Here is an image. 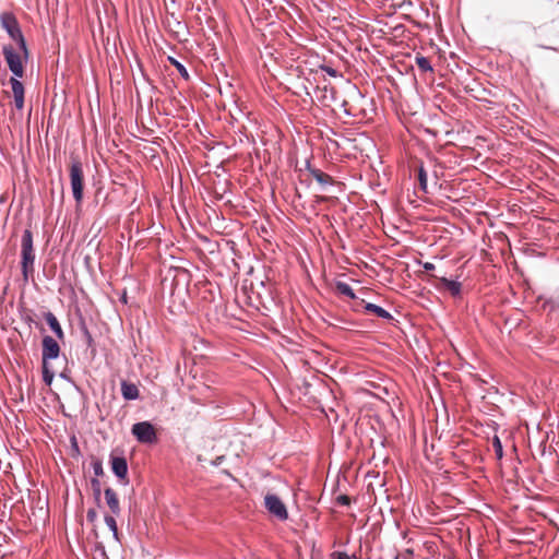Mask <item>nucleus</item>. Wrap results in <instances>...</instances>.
I'll return each mask as SVG.
<instances>
[{
  "label": "nucleus",
  "instance_id": "f257e3e1",
  "mask_svg": "<svg viewBox=\"0 0 559 559\" xmlns=\"http://www.w3.org/2000/svg\"><path fill=\"white\" fill-rule=\"evenodd\" d=\"M0 24L9 37L16 43L19 50L23 53L24 60L27 61L29 50L16 16L12 12H2L0 14Z\"/></svg>",
  "mask_w": 559,
  "mask_h": 559
},
{
  "label": "nucleus",
  "instance_id": "f03ea898",
  "mask_svg": "<svg viewBox=\"0 0 559 559\" xmlns=\"http://www.w3.org/2000/svg\"><path fill=\"white\" fill-rule=\"evenodd\" d=\"M35 251L33 233L29 228L23 231L21 238V270L24 281L34 273Z\"/></svg>",
  "mask_w": 559,
  "mask_h": 559
},
{
  "label": "nucleus",
  "instance_id": "7ed1b4c3",
  "mask_svg": "<svg viewBox=\"0 0 559 559\" xmlns=\"http://www.w3.org/2000/svg\"><path fill=\"white\" fill-rule=\"evenodd\" d=\"M70 185L73 199L79 205L84 198V173L83 165L79 159H73L70 166Z\"/></svg>",
  "mask_w": 559,
  "mask_h": 559
},
{
  "label": "nucleus",
  "instance_id": "20e7f679",
  "mask_svg": "<svg viewBox=\"0 0 559 559\" xmlns=\"http://www.w3.org/2000/svg\"><path fill=\"white\" fill-rule=\"evenodd\" d=\"M171 281V296L182 297L189 294L191 273L183 267H174Z\"/></svg>",
  "mask_w": 559,
  "mask_h": 559
},
{
  "label": "nucleus",
  "instance_id": "39448f33",
  "mask_svg": "<svg viewBox=\"0 0 559 559\" xmlns=\"http://www.w3.org/2000/svg\"><path fill=\"white\" fill-rule=\"evenodd\" d=\"M131 433L138 442L143 444H153L158 440L155 427L148 420L133 424L131 427Z\"/></svg>",
  "mask_w": 559,
  "mask_h": 559
},
{
  "label": "nucleus",
  "instance_id": "423d86ee",
  "mask_svg": "<svg viewBox=\"0 0 559 559\" xmlns=\"http://www.w3.org/2000/svg\"><path fill=\"white\" fill-rule=\"evenodd\" d=\"M2 53L12 76L23 78L25 73L23 53H19L11 45H4Z\"/></svg>",
  "mask_w": 559,
  "mask_h": 559
},
{
  "label": "nucleus",
  "instance_id": "0eeeda50",
  "mask_svg": "<svg viewBox=\"0 0 559 559\" xmlns=\"http://www.w3.org/2000/svg\"><path fill=\"white\" fill-rule=\"evenodd\" d=\"M265 509L281 521L288 519V511L282 499L275 493H267L264 497Z\"/></svg>",
  "mask_w": 559,
  "mask_h": 559
},
{
  "label": "nucleus",
  "instance_id": "6e6552de",
  "mask_svg": "<svg viewBox=\"0 0 559 559\" xmlns=\"http://www.w3.org/2000/svg\"><path fill=\"white\" fill-rule=\"evenodd\" d=\"M61 348L56 338L44 335L41 338V364H49L60 356Z\"/></svg>",
  "mask_w": 559,
  "mask_h": 559
},
{
  "label": "nucleus",
  "instance_id": "1a4fd4ad",
  "mask_svg": "<svg viewBox=\"0 0 559 559\" xmlns=\"http://www.w3.org/2000/svg\"><path fill=\"white\" fill-rule=\"evenodd\" d=\"M352 309L355 312L365 311V312L372 313V314L377 316L378 318H381L386 321L394 320L393 316L388 310H385L384 308H382L381 306H378L376 304L367 302L364 299L357 300L353 305Z\"/></svg>",
  "mask_w": 559,
  "mask_h": 559
},
{
  "label": "nucleus",
  "instance_id": "9d476101",
  "mask_svg": "<svg viewBox=\"0 0 559 559\" xmlns=\"http://www.w3.org/2000/svg\"><path fill=\"white\" fill-rule=\"evenodd\" d=\"M110 467L112 474L123 484H128V462L123 455L110 454Z\"/></svg>",
  "mask_w": 559,
  "mask_h": 559
},
{
  "label": "nucleus",
  "instance_id": "9b49d317",
  "mask_svg": "<svg viewBox=\"0 0 559 559\" xmlns=\"http://www.w3.org/2000/svg\"><path fill=\"white\" fill-rule=\"evenodd\" d=\"M43 318L45 319L51 332L55 334L56 338L63 341L64 332L57 317L51 311H46L43 313Z\"/></svg>",
  "mask_w": 559,
  "mask_h": 559
},
{
  "label": "nucleus",
  "instance_id": "f8f14e48",
  "mask_svg": "<svg viewBox=\"0 0 559 559\" xmlns=\"http://www.w3.org/2000/svg\"><path fill=\"white\" fill-rule=\"evenodd\" d=\"M440 285L437 286L438 288L442 287V288H445L447 290L450 292V294L453 296V297H459L461 296V293H462V284L457 281V280H451V278H448L445 276H441V277H437L435 276Z\"/></svg>",
  "mask_w": 559,
  "mask_h": 559
},
{
  "label": "nucleus",
  "instance_id": "ddd939ff",
  "mask_svg": "<svg viewBox=\"0 0 559 559\" xmlns=\"http://www.w3.org/2000/svg\"><path fill=\"white\" fill-rule=\"evenodd\" d=\"M121 395L126 401H135L140 397V391L133 382L122 380L120 383Z\"/></svg>",
  "mask_w": 559,
  "mask_h": 559
},
{
  "label": "nucleus",
  "instance_id": "4468645a",
  "mask_svg": "<svg viewBox=\"0 0 559 559\" xmlns=\"http://www.w3.org/2000/svg\"><path fill=\"white\" fill-rule=\"evenodd\" d=\"M104 495H105L106 503H107L108 508L110 509L111 513L114 515H119L121 512V509H120L119 499H118L116 491L112 488L107 487L104 490Z\"/></svg>",
  "mask_w": 559,
  "mask_h": 559
},
{
  "label": "nucleus",
  "instance_id": "2eb2a0df",
  "mask_svg": "<svg viewBox=\"0 0 559 559\" xmlns=\"http://www.w3.org/2000/svg\"><path fill=\"white\" fill-rule=\"evenodd\" d=\"M310 175L316 179V181L324 189L326 186H333L335 180L332 176L325 174L321 169H310Z\"/></svg>",
  "mask_w": 559,
  "mask_h": 559
},
{
  "label": "nucleus",
  "instance_id": "dca6fc26",
  "mask_svg": "<svg viewBox=\"0 0 559 559\" xmlns=\"http://www.w3.org/2000/svg\"><path fill=\"white\" fill-rule=\"evenodd\" d=\"M335 290L341 294V295H344L353 300H355V302L357 300H359L354 292V289L352 288V286L349 284H347L346 282H343V281H336L335 282Z\"/></svg>",
  "mask_w": 559,
  "mask_h": 559
},
{
  "label": "nucleus",
  "instance_id": "f3484780",
  "mask_svg": "<svg viewBox=\"0 0 559 559\" xmlns=\"http://www.w3.org/2000/svg\"><path fill=\"white\" fill-rule=\"evenodd\" d=\"M21 78L11 76L9 83L12 88L13 97H21L25 95L24 84L20 80Z\"/></svg>",
  "mask_w": 559,
  "mask_h": 559
},
{
  "label": "nucleus",
  "instance_id": "a211bd4d",
  "mask_svg": "<svg viewBox=\"0 0 559 559\" xmlns=\"http://www.w3.org/2000/svg\"><path fill=\"white\" fill-rule=\"evenodd\" d=\"M167 24L169 27L171 28H176L177 29V33H179L180 31H188V26L185 22L180 21L176 15L175 13H170L168 14L167 16Z\"/></svg>",
  "mask_w": 559,
  "mask_h": 559
},
{
  "label": "nucleus",
  "instance_id": "6ab92c4d",
  "mask_svg": "<svg viewBox=\"0 0 559 559\" xmlns=\"http://www.w3.org/2000/svg\"><path fill=\"white\" fill-rule=\"evenodd\" d=\"M415 62L421 72H433V67H432L429 58L421 56V55H417L415 57Z\"/></svg>",
  "mask_w": 559,
  "mask_h": 559
},
{
  "label": "nucleus",
  "instance_id": "aec40b11",
  "mask_svg": "<svg viewBox=\"0 0 559 559\" xmlns=\"http://www.w3.org/2000/svg\"><path fill=\"white\" fill-rule=\"evenodd\" d=\"M417 178H418V187H419V189H420L424 193H427V192H428V179H427V171H426V169L424 168V166H423V165H420V166L418 167Z\"/></svg>",
  "mask_w": 559,
  "mask_h": 559
},
{
  "label": "nucleus",
  "instance_id": "412c9836",
  "mask_svg": "<svg viewBox=\"0 0 559 559\" xmlns=\"http://www.w3.org/2000/svg\"><path fill=\"white\" fill-rule=\"evenodd\" d=\"M168 61L177 69V71L179 72L180 76L185 81H189L190 80V74H189V72H188V70H187V68L185 67L183 63H181L180 61H178L174 57H168Z\"/></svg>",
  "mask_w": 559,
  "mask_h": 559
},
{
  "label": "nucleus",
  "instance_id": "4be33fe9",
  "mask_svg": "<svg viewBox=\"0 0 559 559\" xmlns=\"http://www.w3.org/2000/svg\"><path fill=\"white\" fill-rule=\"evenodd\" d=\"M43 381L46 385H51L55 379V371L51 369L50 364H41Z\"/></svg>",
  "mask_w": 559,
  "mask_h": 559
},
{
  "label": "nucleus",
  "instance_id": "5701e85b",
  "mask_svg": "<svg viewBox=\"0 0 559 559\" xmlns=\"http://www.w3.org/2000/svg\"><path fill=\"white\" fill-rule=\"evenodd\" d=\"M93 551L95 554L94 559H109L105 545L102 542H97L94 544Z\"/></svg>",
  "mask_w": 559,
  "mask_h": 559
},
{
  "label": "nucleus",
  "instance_id": "b1692460",
  "mask_svg": "<svg viewBox=\"0 0 559 559\" xmlns=\"http://www.w3.org/2000/svg\"><path fill=\"white\" fill-rule=\"evenodd\" d=\"M91 487L93 490V497L95 501L99 504L100 502V496H102V484L98 478H92L91 479Z\"/></svg>",
  "mask_w": 559,
  "mask_h": 559
},
{
  "label": "nucleus",
  "instance_id": "393cba45",
  "mask_svg": "<svg viewBox=\"0 0 559 559\" xmlns=\"http://www.w3.org/2000/svg\"><path fill=\"white\" fill-rule=\"evenodd\" d=\"M492 447H493L497 460H501L503 457V445H502L500 438L497 435H495L492 438Z\"/></svg>",
  "mask_w": 559,
  "mask_h": 559
},
{
  "label": "nucleus",
  "instance_id": "a878e982",
  "mask_svg": "<svg viewBox=\"0 0 559 559\" xmlns=\"http://www.w3.org/2000/svg\"><path fill=\"white\" fill-rule=\"evenodd\" d=\"M318 69H320L321 71H324L331 78L342 76V74L335 68L328 66V64H320V66H318Z\"/></svg>",
  "mask_w": 559,
  "mask_h": 559
},
{
  "label": "nucleus",
  "instance_id": "bb28decb",
  "mask_svg": "<svg viewBox=\"0 0 559 559\" xmlns=\"http://www.w3.org/2000/svg\"><path fill=\"white\" fill-rule=\"evenodd\" d=\"M81 330H82L86 345L88 347H92L94 345V338L84 322H82V324H81Z\"/></svg>",
  "mask_w": 559,
  "mask_h": 559
},
{
  "label": "nucleus",
  "instance_id": "cd10ccee",
  "mask_svg": "<svg viewBox=\"0 0 559 559\" xmlns=\"http://www.w3.org/2000/svg\"><path fill=\"white\" fill-rule=\"evenodd\" d=\"M91 465H92V469L95 475L94 478H98L99 476H102L104 474L103 463L100 460L93 461Z\"/></svg>",
  "mask_w": 559,
  "mask_h": 559
},
{
  "label": "nucleus",
  "instance_id": "c85d7f7f",
  "mask_svg": "<svg viewBox=\"0 0 559 559\" xmlns=\"http://www.w3.org/2000/svg\"><path fill=\"white\" fill-rule=\"evenodd\" d=\"M314 74H317V71L309 70V73L307 74L304 70H301L299 76H302L305 82L312 85L317 81Z\"/></svg>",
  "mask_w": 559,
  "mask_h": 559
},
{
  "label": "nucleus",
  "instance_id": "c756f323",
  "mask_svg": "<svg viewBox=\"0 0 559 559\" xmlns=\"http://www.w3.org/2000/svg\"><path fill=\"white\" fill-rule=\"evenodd\" d=\"M537 451L539 453L540 456H552L554 452L551 449H547V444H546V441L543 440L539 444H538V448H537Z\"/></svg>",
  "mask_w": 559,
  "mask_h": 559
},
{
  "label": "nucleus",
  "instance_id": "7c9ffc66",
  "mask_svg": "<svg viewBox=\"0 0 559 559\" xmlns=\"http://www.w3.org/2000/svg\"><path fill=\"white\" fill-rule=\"evenodd\" d=\"M105 524L108 526V528L111 531V533H116V530L118 528L117 522L114 515L106 514L104 518Z\"/></svg>",
  "mask_w": 559,
  "mask_h": 559
},
{
  "label": "nucleus",
  "instance_id": "2f4dec72",
  "mask_svg": "<svg viewBox=\"0 0 559 559\" xmlns=\"http://www.w3.org/2000/svg\"><path fill=\"white\" fill-rule=\"evenodd\" d=\"M332 559H359L356 555H348L345 551H334L331 555Z\"/></svg>",
  "mask_w": 559,
  "mask_h": 559
},
{
  "label": "nucleus",
  "instance_id": "473e14b6",
  "mask_svg": "<svg viewBox=\"0 0 559 559\" xmlns=\"http://www.w3.org/2000/svg\"><path fill=\"white\" fill-rule=\"evenodd\" d=\"M336 503L343 507L350 506V498L347 495H340L336 497Z\"/></svg>",
  "mask_w": 559,
  "mask_h": 559
},
{
  "label": "nucleus",
  "instance_id": "72a5a7b5",
  "mask_svg": "<svg viewBox=\"0 0 559 559\" xmlns=\"http://www.w3.org/2000/svg\"><path fill=\"white\" fill-rule=\"evenodd\" d=\"M22 319L24 320V322L29 326L32 328L33 324H35L37 328H39L41 331H44L43 326H39L35 321L34 319L32 318L31 314H25L22 317Z\"/></svg>",
  "mask_w": 559,
  "mask_h": 559
},
{
  "label": "nucleus",
  "instance_id": "f704fd0d",
  "mask_svg": "<svg viewBox=\"0 0 559 559\" xmlns=\"http://www.w3.org/2000/svg\"><path fill=\"white\" fill-rule=\"evenodd\" d=\"M86 519L88 522L93 523L96 521L97 519V512L94 508H91L87 510V513H86Z\"/></svg>",
  "mask_w": 559,
  "mask_h": 559
},
{
  "label": "nucleus",
  "instance_id": "c9c22d12",
  "mask_svg": "<svg viewBox=\"0 0 559 559\" xmlns=\"http://www.w3.org/2000/svg\"><path fill=\"white\" fill-rule=\"evenodd\" d=\"M323 92H324V94L322 96L323 102H325L328 98H330L331 100H334L335 91L333 88L330 90V96H328V92H329L328 86L323 87Z\"/></svg>",
  "mask_w": 559,
  "mask_h": 559
},
{
  "label": "nucleus",
  "instance_id": "e433bc0d",
  "mask_svg": "<svg viewBox=\"0 0 559 559\" xmlns=\"http://www.w3.org/2000/svg\"><path fill=\"white\" fill-rule=\"evenodd\" d=\"M59 377L62 379V380H66L68 381L69 383H72L73 385H75L74 381L72 380V378L69 376V371L67 369H64L63 371H61L59 373Z\"/></svg>",
  "mask_w": 559,
  "mask_h": 559
},
{
  "label": "nucleus",
  "instance_id": "4c0bfd02",
  "mask_svg": "<svg viewBox=\"0 0 559 559\" xmlns=\"http://www.w3.org/2000/svg\"><path fill=\"white\" fill-rule=\"evenodd\" d=\"M14 105L17 110H22L24 108V96L14 97Z\"/></svg>",
  "mask_w": 559,
  "mask_h": 559
},
{
  "label": "nucleus",
  "instance_id": "58836bf2",
  "mask_svg": "<svg viewBox=\"0 0 559 559\" xmlns=\"http://www.w3.org/2000/svg\"><path fill=\"white\" fill-rule=\"evenodd\" d=\"M224 461H225V456H224V455H218V456H216V457L211 462V464H212L213 466H216V467H217V466L222 465Z\"/></svg>",
  "mask_w": 559,
  "mask_h": 559
},
{
  "label": "nucleus",
  "instance_id": "ea45409f",
  "mask_svg": "<svg viewBox=\"0 0 559 559\" xmlns=\"http://www.w3.org/2000/svg\"><path fill=\"white\" fill-rule=\"evenodd\" d=\"M347 105H348L347 100H345V99H344V100L342 102V105H341V106H342V108H343V112H344L346 116H348V117H353L354 115H353V114L350 112V110L347 108Z\"/></svg>",
  "mask_w": 559,
  "mask_h": 559
},
{
  "label": "nucleus",
  "instance_id": "a19ab883",
  "mask_svg": "<svg viewBox=\"0 0 559 559\" xmlns=\"http://www.w3.org/2000/svg\"><path fill=\"white\" fill-rule=\"evenodd\" d=\"M421 265H423L424 270L427 272L433 271L436 269V265L431 262H424V263H421Z\"/></svg>",
  "mask_w": 559,
  "mask_h": 559
},
{
  "label": "nucleus",
  "instance_id": "79ce46f5",
  "mask_svg": "<svg viewBox=\"0 0 559 559\" xmlns=\"http://www.w3.org/2000/svg\"><path fill=\"white\" fill-rule=\"evenodd\" d=\"M71 443H72V448H73V450H74V451H76V452H80V450H79V445H78V442H76V438H75V437H72V438H71Z\"/></svg>",
  "mask_w": 559,
  "mask_h": 559
},
{
  "label": "nucleus",
  "instance_id": "37998d69",
  "mask_svg": "<svg viewBox=\"0 0 559 559\" xmlns=\"http://www.w3.org/2000/svg\"><path fill=\"white\" fill-rule=\"evenodd\" d=\"M306 169L310 173V169H316L314 167L311 166V163L309 159L306 160Z\"/></svg>",
  "mask_w": 559,
  "mask_h": 559
},
{
  "label": "nucleus",
  "instance_id": "c03bdc74",
  "mask_svg": "<svg viewBox=\"0 0 559 559\" xmlns=\"http://www.w3.org/2000/svg\"><path fill=\"white\" fill-rule=\"evenodd\" d=\"M304 92L307 96L311 97V93L308 90V86L306 84L302 85Z\"/></svg>",
  "mask_w": 559,
  "mask_h": 559
},
{
  "label": "nucleus",
  "instance_id": "a18cd8bd",
  "mask_svg": "<svg viewBox=\"0 0 559 559\" xmlns=\"http://www.w3.org/2000/svg\"><path fill=\"white\" fill-rule=\"evenodd\" d=\"M539 47H540V48H543V49H551V50L559 51V49L554 48V47H550V46H544V45H540Z\"/></svg>",
  "mask_w": 559,
  "mask_h": 559
},
{
  "label": "nucleus",
  "instance_id": "49530a36",
  "mask_svg": "<svg viewBox=\"0 0 559 559\" xmlns=\"http://www.w3.org/2000/svg\"><path fill=\"white\" fill-rule=\"evenodd\" d=\"M120 300L123 302V304H127V293L124 292L123 295L121 296Z\"/></svg>",
  "mask_w": 559,
  "mask_h": 559
},
{
  "label": "nucleus",
  "instance_id": "de8ad7c7",
  "mask_svg": "<svg viewBox=\"0 0 559 559\" xmlns=\"http://www.w3.org/2000/svg\"><path fill=\"white\" fill-rule=\"evenodd\" d=\"M112 537L119 542V533H118V528L116 530V533H112Z\"/></svg>",
  "mask_w": 559,
  "mask_h": 559
},
{
  "label": "nucleus",
  "instance_id": "09e8293b",
  "mask_svg": "<svg viewBox=\"0 0 559 559\" xmlns=\"http://www.w3.org/2000/svg\"><path fill=\"white\" fill-rule=\"evenodd\" d=\"M112 537L119 542V533H118V528L116 530V533H112Z\"/></svg>",
  "mask_w": 559,
  "mask_h": 559
},
{
  "label": "nucleus",
  "instance_id": "8fccbe9b",
  "mask_svg": "<svg viewBox=\"0 0 559 559\" xmlns=\"http://www.w3.org/2000/svg\"><path fill=\"white\" fill-rule=\"evenodd\" d=\"M394 559H400V556H399V555H396V556L394 557Z\"/></svg>",
  "mask_w": 559,
  "mask_h": 559
}]
</instances>
